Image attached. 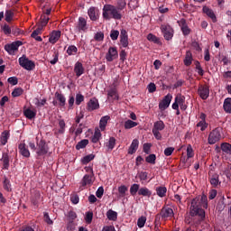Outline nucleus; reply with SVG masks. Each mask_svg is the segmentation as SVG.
Wrapping results in <instances>:
<instances>
[{
	"label": "nucleus",
	"mask_w": 231,
	"mask_h": 231,
	"mask_svg": "<svg viewBox=\"0 0 231 231\" xmlns=\"http://www.w3.org/2000/svg\"><path fill=\"white\" fill-rule=\"evenodd\" d=\"M208 207V199L207 195H202L201 199L195 198L191 200V206L189 207V216L191 217H199V223L205 221V209Z\"/></svg>",
	"instance_id": "1"
},
{
	"label": "nucleus",
	"mask_w": 231,
	"mask_h": 231,
	"mask_svg": "<svg viewBox=\"0 0 231 231\" xmlns=\"http://www.w3.org/2000/svg\"><path fill=\"white\" fill-rule=\"evenodd\" d=\"M103 19L106 21H110V19H115L116 21H120L123 17L122 12L113 5H105L103 6Z\"/></svg>",
	"instance_id": "2"
},
{
	"label": "nucleus",
	"mask_w": 231,
	"mask_h": 231,
	"mask_svg": "<svg viewBox=\"0 0 231 231\" xmlns=\"http://www.w3.org/2000/svg\"><path fill=\"white\" fill-rule=\"evenodd\" d=\"M50 152V146L46 143V140L41 139L36 143V158L37 160H41V158L46 156Z\"/></svg>",
	"instance_id": "3"
},
{
	"label": "nucleus",
	"mask_w": 231,
	"mask_h": 231,
	"mask_svg": "<svg viewBox=\"0 0 231 231\" xmlns=\"http://www.w3.org/2000/svg\"><path fill=\"white\" fill-rule=\"evenodd\" d=\"M19 65L23 68V69H26L27 71H33L35 69V62H33L32 60L28 59L26 55H23L18 60Z\"/></svg>",
	"instance_id": "4"
},
{
	"label": "nucleus",
	"mask_w": 231,
	"mask_h": 231,
	"mask_svg": "<svg viewBox=\"0 0 231 231\" xmlns=\"http://www.w3.org/2000/svg\"><path fill=\"white\" fill-rule=\"evenodd\" d=\"M219 140H221V128H215L209 133L208 143L214 145V143H217Z\"/></svg>",
	"instance_id": "5"
},
{
	"label": "nucleus",
	"mask_w": 231,
	"mask_h": 231,
	"mask_svg": "<svg viewBox=\"0 0 231 231\" xmlns=\"http://www.w3.org/2000/svg\"><path fill=\"white\" fill-rule=\"evenodd\" d=\"M161 32L163 34L165 41L172 40L174 37V29H172L169 24H162Z\"/></svg>",
	"instance_id": "6"
},
{
	"label": "nucleus",
	"mask_w": 231,
	"mask_h": 231,
	"mask_svg": "<svg viewBox=\"0 0 231 231\" xmlns=\"http://www.w3.org/2000/svg\"><path fill=\"white\" fill-rule=\"evenodd\" d=\"M19 46H23V42L16 41L14 42L5 44V50L7 51V53H9V55H14L15 51L19 50Z\"/></svg>",
	"instance_id": "7"
},
{
	"label": "nucleus",
	"mask_w": 231,
	"mask_h": 231,
	"mask_svg": "<svg viewBox=\"0 0 231 231\" xmlns=\"http://www.w3.org/2000/svg\"><path fill=\"white\" fill-rule=\"evenodd\" d=\"M88 31V21H86V18L79 17L78 23L76 24V27L74 29V32H87Z\"/></svg>",
	"instance_id": "8"
},
{
	"label": "nucleus",
	"mask_w": 231,
	"mask_h": 231,
	"mask_svg": "<svg viewBox=\"0 0 231 231\" xmlns=\"http://www.w3.org/2000/svg\"><path fill=\"white\" fill-rule=\"evenodd\" d=\"M199 118L200 121L197 123L196 127L200 129L203 133L204 131H207V128L208 127V123H207V115L205 113H200Z\"/></svg>",
	"instance_id": "9"
},
{
	"label": "nucleus",
	"mask_w": 231,
	"mask_h": 231,
	"mask_svg": "<svg viewBox=\"0 0 231 231\" xmlns=\"http://www.w3.org/2000/svg\"><path fill=\"white\" fill-rule=\"evenodd\" d=\"M198 94L202 100H207L210 95V88L207 85H200L198 88Z\"/></svg>",
	"instance_id": "10"
},
{
	"label": "nucleus",
	"mask_w": 231,
	"mask_h": 231,
	"mask_svg": "<svg viewBox=\"0 0 231 231\" xmlns=\"http://www.w3.org/2000/svg\"><path fill=\"white\" fill-rule=\"evenodd\" d=\"M171 102H172V95L168 94L159 103V109H161V111H165V109L171 106Z\"/></svg>",
	"instance_id": "11"
},
{
	"label": "nucleus",
	"mask_w": 231,
	"mask_h": 231,
	"mask_svg": "<svg viewBox=\"0 0 231 231\" xmlns=\"http://www.w3.org/2000/svg\"><path fill=\"white\" fill-rule=\"evenodd\" d=\"M179 26L182 32V35H184V37H187L188 35H190V32H192V30H190L189 28V24L187 23V20L185 19H180L179 22Z\"/></svg>",
	"instance_id": "12"
},
{
	"label": "nucleus",
	"mask_w": 231,
	"mask_h": 231,
	"mask_svg": "<svg viewBox=\"0 0 231 231\" xmlns=\"http://www.w3.org/2000/svg\"><path fill=\"white\" fill-rule=\"evenodd\" d=\"M160 216L162 219H171V217H174V210L169 207H163L161 210Z\"/></svg>",
	"instance_id": "13"
},
{
	"label": "nucleus",
	"mask_w": 231,
	"mask_h": 231,
	"mask_svg": "<svg viewBox=\"0 0 231 231\" xmlns=\"http://www.w3.org/2000/svg\"><path fill=\"white\" fill-rule=\"evenodd\" d=\"M106 59L107 62H113L115 59H118V51H116V47H110L108 49Z\"/></svg>",
	"instance_id": "14"
},
{
	"label": "nucleus",
	"mask_w": 231,
	"mask_h": 231,
	"mask_svg": "<svg viewBox=\"0 0 231 231\" xmlns=\"http://www.w3.org/2000/svg\"><path fill=\"white\" fill-rule=\"evenodd\" d=\"M120 44L123 48L129 46V35L125 29H122L120 32Z\"/></svg>",
	"instance_id": "15"
},
{
	"label": "nucleus",
	"mask_w": 231,
	"mask_h": 231,
	"mask_svg": "<svg viewBox=\"0 0 231 231\" xmlns=\"http://www.w3.org/2000/svg\"><path fill=\"white\" fill-rule=\"evenodd\" d=\"M100 108V104L98 103V99L97 97L91 98L88 104H87V110L91 111H97V109Z\"/></svg>",
	"instance_id": "16"
},
{
	"label": "nucleus",
	"mask_w": 231,
	"mask_h": 231,
	"mask_svg": "<svg viewBox=\"0 0 231 231\" xmlns=\"http://www.w3.org/2000/svg\"><path fill=\"white\" fill-rule=\"evenodd\" d=\"M86 69H84V65H82V62L77 61L74 65V73H76V77L78 79L79 77H82Z\"/></svg>",
	"instance_id": "17"
},
{
	"label": "nucleus",
	"mask_w": 231,
	"mask_h": 231,
	"mask_svg": "<svg viewBox=\"0 0 231 231\" xmlns=\"http://www.w3.org/2000/svg\"><path fill=\"white\" fill-rule=\"evenodd\" d=\"M202 12L203 14H206V15H208V17H209V19H211L214 23H217V17H216V14L211 8L204 5L202 8Z\"/></svg>",
	"instance_id": "18"
},
{
	"label": "nucleus",
	"mask_w": 231,
	"mask_h": 231,
	"mask_svg": "<svg viewBox=\"0 0 231 231\" xmlns=\"http://www.w3.org/2000/svg\"><path fill=\"white\" fill-rule=\"evenodd\" d=\"M1 162H3V169L8 171L10 169V155H8V152L2 153Z\"/></svg>",
	"instance_id": "19"
},
{
	"label": "nucleus",
	"mask_w": 231,
	"mask_h": 231,
	"mask_svg": "<svg viewBox=\"0 0 231 231\" xmlns=\"http://www.w3.org/2000/svg\"><path fill=\"white\" fill-rule=\"evenodd\" d=\"M19 152L23 156V158H30V150L26 146V143H20L18 145Z\"/></svg>",
	"instance_id": "20"
},
{
	"label": "nucleus",
	"mask_w": 231,
	"mask_h": 231,
	"mask_svg": "<svg viewBox=\"0 0 231 231\" xmlns=\"http://www.w3.org/2000/svg\"><path fill=\"white\" fill-rule=\"evenodd\" d=\"M91 187L93 185V175L86 174L81 180V187Z\"/></svg>",
	"instance_id": "21"
},
{
	"label": "nucleus",
	"mask_w": 231,
	"mask_h": 231,
	"mask_svg": "<svg viewBox=\"0 0 231 231\" xmlns=\"http://www.w3.org/2000/svg\"><path fill=\"white\" fill-rule=\"evenodd\" d=\"M60 35L61 32L60 31H53L49 38V42H51V44H55L57 43V42L59 41V39H60Z\"/></svg>",
	"instance_id": "22"
},
{
	"label": "nucleus",
	"mask_w": 231,
	"mask_h": 231,
	"mask_svg": "<svg viewBox=\"0 0 231 231\" xmlns=\"http://www.w3.org/2000/svg\"><path fill=\"white\" fill-rule=\"evenodd\" d=\"M138 145H140L138 139H134L128 149V154H134L138 151Z\"/></svg>",
	"instance_id": "23"
},
{
	"label": "nucleus",
	"mask_w": 231,
	"mask_h": 231,
	"mask_svg": "<svg viewBox=\"0 0 231 231\" xmlns=\"http://www.w3.org/2000/svg\"><path fill=\"white\" fill-rule=\"evenodd\" d=\"M176 102L180 106L182 111L187 109V105H185V97L181 96V94L178 95L176 97Z\"/></svg>",
	"instance_id": "24"
},
{
	"label": "nucleus",
	"mask_w": 231,
	"mask_h": 231,
	"mask_svg": "<svg viewBox=\"0 0 231 231\" xmlns=\"http://www.w3.org/2000/svg\"><path fill=\"white\" fill-rule=\"evenodd\" d=\"M138 196H144L145 198H151L152 196V191L147 187L140 188L138 191Z\"/></svg>",
	"instance_id": "25"
},
{
	"label": "nucleus",
	"mask_w": 231,
	"mask_h": 231,
	"mask_svg": "<svg viewBox=\"0 0 231 231\" xmlns=\"http://www.w3.org/2000/svg\"><path fill=\"white\" fill-rule=\"evenodd\" d=\"M8 138H10V132L9 131H4L1 134L0 144L1 145H6V143H8Z\"/></svg>",
	"instance_id": "26"
},
{
	"label": "nucleus",
	"mask_w": 231,
	"mask_h": 231,
	"mask_svg": "<svg viewBox=\"0 0 231 231\" xmlns=\"http://www.w3.org/2000/svg\"><path fill=\"white\" fill-rule=\"evenodd\" d=\"M23 115L28 118V120H33V118L37 116V111L27 108L23 111Z\"/></svg>",
	"instance_id": "27"
},
{
	"label": "nucleus",
	"mask_w": 231,
	"mask_h": 231,
	"mask_svg": "<svg viewBox=\"0 0 231 231\" xmlns=\"http://www.w3.org/2000/svg\"><path fill=\"white\" fill-rule=\"evenodd\" d=\"M155 190L159 198H165L167 196V188L165 186H159Z\"/></svg>",
	"instance_id": "28"
},
{
	"label": "nucleus",
	"mask_w": 231,
	"mask_h": 231,
	"mask_svg": "<svg viewBox=\"0 0 231 231\" xmlns=\"http://www.w3.org/2000/svg\"><path fill=\"white\" fill-rule=\"evenodd\" d=\"M115 145H116V139L115 137H110L108 142L106 143V151L111 152L115 149Z\"/></svg>",
	"instance_id": "29"
},
{
	"label": "nucleus",
	"mask_w": 231,
	"mask_h": 231,
	"mask_svg": "<svg viewBox=\"0 0 231 231\" xmlns=\"http://www.w3.org/2000/svg\"><path fill=\"white\" fill-rule=\"evenodd\" d=\"M106 217L109 221H116V219H118V213L113 209H109L106 212Z\"/></svg>",
	"instance_id": "30"
},
{
	"label": "nucleus",
	"mask_w": 231,
	"mask_h": 231,
	"mask_svg": "<svg viewBox=\"0 0 231 231\" xmlns=\"http://www.w3.org/2000/svg\"><path fill=\"white\" fill-rule=\"evenodd\" d=\"M107 97L113 100H118V93L116 92V88L113 87L107 90Z\"/></svg>",
	"instance_id": "31"
},
{
	"label": "nucleus",
	"mask_w": 231,
	"mask_h": 231,
	"mask_svg": "<svg viewBox=\"0 0 231 231\" xmlns=\"http://www.w3.org/2000/svg\"><path fill=\"white\" fill-rule=\"evenodd\" d=\"M88 17L90 21H97L98 17L97 16V8L95 7H90L88 11Z\"/></svg>",
	"instance_id": "32"
},
{
	"label": "nucleus",
	"mask_w": 231,
	"mask_h": 231,
	"mask_svg": "<svg viewBox=\"0 0 231 231\" xmlns=\"http://www.w3.org/2000/svg\"><path fill=\"white\" fill-rule=\"evenodd\" d=\"M88 143H89V140H88V139H83V140L79 141V142L76 144V150H77V151H80V149H86V147L88 146Z\"/></svg>",
	"instance_id": "33"
},
{
	"label": "nucleus",
	"mask_w": 231,
	"mask_h": 231,
	"mask_svg": "<svg viewBox=\"0 0 231 231\" xmlns=\"http://www.w3.org/2000/svg\"><path fill=\"white\" fill-rule=\"evenodd\" d=\"M110 120L109 116H105L103 117H101L100 121H99V127L101 129V131H104L106 129V125H107V121Z\"/></svg>",
	"instance_id": "34"
},
{
	"label": "nucleus",
	"mask_w": 231,
	"mask_h": 231,
	"mask_svg": "<svg viewBox=\"0 0 231 231\" xmlns=\"http://www.w3.org/2000/svg\"><path fill=\"white\" fill-rule=\"evenodd\" d=\"M55 97H56L57 100L60 101V107H64V106H66V97H64V95H62L59 92H56Z\"/></svg>",
	"instance_id": "35"
},
{
	"label": "nucleus",
	"mask_w": 231,
	"mask_h": 231,
	"mask_svg": "<svg viewBox=\"0 0 231 231\" xmlns=\"http://www.w3.org/2000/svg\"><path fill=\"white\" fill-rule=\"evenodd\" d=\"M147 40L150 42H153L154 44H159L162 45V42L160 41V38L156 37V35L152 34V33H149L147 35Z\"/></svg>",
	"instance_id": "36"
},
{
	"label": "nucleus",
	"mask_w": 231,
	"mask_h": 231,
	"mask_svg": "<svg viewBox=\"0 0 231 231\" xmlns=\"http://www.w3.org/2000/svg\"><path fill=\"white\" fill-rule=\"evenodd\" d=\"M163 129H165V124L163 121L160 120L154 123L152 128L153 131H163Z\"/></svg>",
	"instance_id": "37"
},
{
	"label": "nucleus",
	"mask_w": 231,
	"mask_h": 231,
	"mask_svg": "<svg viewBox=\"0 0 231 231\" xmlns=\"http://www.w3.org/2000/svg\"><path fill=\"white\" fill-rule=\"evenodd\" d=\"M223 107L226 113H231V97H227L224 100Z\"/></svg>",
	"instance_id": "38"
},
{
	"label": "nucleus",
	"mask_w": 231,
	"mask_h": 231,
	"mask_svg": "<svg viewBox=\"0 0 231 231\" xmlns=\"http://www.w3.org/2000/svg\"><path fill=\"white\" fill-rule=\"evenodd\" d=\"M59 134H64V133H66V122L64 121V119L59 120Z\"/></svg>",
	"instance_id": "39"
},
{
	"label": "nucleus",
	"mask_w": 231,
	"mask_h": 231,
	"mask_svg": "<svg viewBox=\"0 0 231 231\" xmlns=\"http://www.w3.org/2000/svg\"><path fill=\"white\" fill-rule=\"evenodd\" d=\"M184 64L186 66H190V64H192V52H190V51H186Z\"/></svg>",
	"instance_id": "40"
},
{
	"label": "nucleus",
	"mask_w": 231,
	"mask_h": 231,
	"mask_svg": "<svg viewBox=\"0 0 231 231\" xmlns=\"http://www.w3.org/2000/svg\"><path fill=\"white\" fill-rule=\"evenodd\" d=\"M221 151H223L226 154H231V144L228 143H223L220 146Z\"/></svg>",
	"instance_id": "41"
},
{
	"label": "nucleus",
	"mask_w": 231,
	"mask_h": 231,
	"mask_svg": "<svg viewBox=\"0 0 231 231\" xmlns=\"http://www.w3.org/2000/svg\"><path fill=\"white\" fill-rule=\"evenodd\" d=\"M102 137V133H100V130H96L94 133V135L92 136L91 142L92 143H97V142Z\"/></svg>",
	"instance_id": "42"
},
{
	"label": "nucleus",
	"mask_w": 231,
	"mask_h": 231,
	"mask_svg": "<svg viewBox=\"0 0 231 231\" xmlns=\"http://www.w3.org/2000/svg\"><path fill=\"white\" fill-rule=\"evenodd\" d=\"M125 6H127L125 0H117L116 8L119 12H122V10L125 9Z\"/></svg>",
	"instance_id": "43"
},
{
	"label": "nucleus",
	"mask_w": 231,
	"mask_h": 231,
	"mask_svg": "<svg viewBox=\"0 0 231 231\" xmlns=\"http://www.w3.org/2000/svg\"><path fill=\"white\" fill-rule=\"evenodd\" d=\"M138 125V123L128 119L125 122V129H133V127H136Z\"/></svg>",
	"instance_id": "44"
},
{
	"label": "nucleus",
	"mask_w": 231,
	"mask_h": 231,
	"mask_svg": "<svg viewBox=\"0 0 231 231\" xmlns=\"http://www.w3.org/2000/svg\"><path fill=\"white\" fill-rule=\"evenodd\" d=\"M145 162L147 163H151V165H155L156 164V154L151 153L145 158Z\"/></svg>",
	"instance_id": "45"
},
{
	"label": "nucleus",
	"mask_w": 231,
	"mask_h": 231,
	"mask_svg": "<svg viewBox=\"0 0 231 231\" xmlns=\"http://www.w3.org/2000/svg\"><path fill=\"white\" fill-rule=\"evenodd\" d=\"M3 185L6 192H12V183L10 182V180L5 178L3 181Z\"/></svg>",
	"instance_id": "46"
},
{
	"label": "nucleus",
	"mask_w": 231,
	"mask_h": 231,
	"mask_svg": "<svg viewBox=\"0 0 231 231\" xmlns=\"http://www.w3.org/2000/svg\"><path fill=\"white\" fill-rule=\"evenodd\" d=\"M14 10H6L5 11V21L6 23H12L14 20Z\"/></svg>",
	"instance_id": "47"
},
{
	"label": "nucleus",
	"mask_w": 231,
	"mask_h": 231,
	"mask_svg": "<svg viewBox=\"0 0 231 231\" xmlns=\"http://www.w3.org/2000/svg\"><path fill=\"white\" fill-rule=\"evenodd\" d=\"M93 160H95V155L88 154V155L83 157L81 162H82L83 165H88V163H89V162H93Z\"/></svg>",
	"instance_id": "48"
},
{
	"label": "nucleus",
	"mask_w": 231,
	"mask_h": 231,
	"mask_svg": "<svg viewBox=\"0 0 231 231\" xmlns=\"http://www.w3.org/2000/svg\"><path fill=\"white\" fill-rule=\"evenodd\" d=\"M24 93V90L22 88H16L12 92V97L16 98L17 97H21Z\"/></svg>",
	"instance_id": "49"
},
{
	"label": "nucleus",
	"mask_w": 231,
	"mask_h": 231,
	"mask_svg": "<svg viewBox=\"0 0 231 231\" xmlns=\"http://www.w3.org/2000/svg\"><path fill=\"white\" fill-rule=\"evenodd\" d=\"M127 186L122 185L118 187L119 198H125V192H127Z\"/></svg>",
	"instance_id": "50"
},
{
	"label": "nucleus",
	"mask_w": 231,
	"mask_h": 231,
	"mask_svg": "<svg viewBox=\"0 0 231 231\" xmlns=\"http://www.w3.org/2000/svg\"><path fill=\"white\" fill-rule=\"evenodd\" d=\"M44 29L43 25H41L40 23H38V27L37 29H35L32 34L31 37H35V35H41L42 33V30Z\"/></svg>",
	"instance_id": "51"
},
{
	"label": "nucleus",
	"mask_w": 231,
	"mask_h": 231,
	"mask_svg": "<svg viewBox=\"0 0 231 231\" xmlns=\"http://www.w3.org/2000/svg\"><path fill=\"white\" fill-rule=\"evenodd\" d=\"M78 51H79V49L75 45H70L67 49V53L69 56L75 55Z\"/></svg>",
	"instance_id": "52"
},
{
	"label": "nucleus",
	"mask_w": 231,
	"mask_h": 231,
	"mask_svg": "<svg viewBox=\"0 0 231 231\" xmlns=\"http://www.w3.org/2000/svg\"><path fill=\"white\" fill-rule=\"evenodd\" d=\"M147 222V217H140L137 220V226L139 228H143L145 226V223Z\"/></svg>",
	"instance_id": "53"
},
{
	"label": "nucleus",
	"mask_w": 231,
	"mask_h": 231,
	"mask_svg": "<svg viewBox=\"0 0 231 231\" xmlns=\"http://www.w3.org/2000/svg\"><path fill=\"white\" fill-rule=\"evenodd\" d=\"M140 190V184H133L130 187V194L131 196H134Z\"/></svg>",
	"instance_id": "54"
},
{
	"label": "nucleus",
	"mask_w": 231,
	"mask_h": 231,
	"mask_svg": "<svg viewBox=\"0 0 231 231\" xmlns=\"http://www.w3.org/2000/svg\"><path fill=\"white\" fill-rule=\"evenodd\" d=\"M49 21H50V17L46 16V14H42L39 24L44 27L46 26V24H48Z\"/></svg>",
	"instance_id": "55"
},
{
	"label": "nucleus",
	"mask_w": 231,
	"mask_h": 231,
	"mask_svg": "<svg viewBox=\"0 0 231 231\" xmlns=\"http://www.w3.org/2000/svg\"><path fill=\"white\" fill-rule=\"evenodd\" d=\"M119 36H120V32L118 30L113 29L110 32V38L112 39V41H117Z\"/></svg>",
	"instance_id": "56"
},
{
	"label": "nucleus",
	"mask_w": 231,
	"mask_h": 231,
	"mask_svg": "<svg viewBox=\"0 0 231 231\" xmlns=\"http://www.w3.org/2000/svg\"><path fill=\"white\" fill-rule=\"evenodd\" d=\"M196 69L200 77H203L205 75V70H203V68H201V64L199 61H195Z\"/></svg>",
	"instance_id": "57"
},
{
	"label": "nucleus",
	"mask_w": 231,
	"mask_h": 231,
	"mask_svg": "<svg viewBox=\"0 0 231 231\" xmlns=\"http://www.w3.org/2000/svg\"><path fill=\"white\" fill-rule=\"evenodd\" d=\"M209 181H210L212 187H217V185H219V183H221V182H219L218 176H213Z\"/></svg>",
	"instance_id": "58"
},
{
	"label": "nucleus",
	"mask_w": 231,
	"mask_h": 231,
	"mask_svg": "<svg viewBox=\"0 0 231 231\" xmlns=\"http://www.w3.org/2000/svg\"><path fill=\"white\" fill-rule=\"evenodd\" d=\"M85 221L88 223V225L91 224L93 221V212L88 211L86 213Z\"/></svg>",
	"instance_id": "59"
},
{
	"label": "nucleus",
	"mask_w": 231,
	"mask_h": 231,
	"mask_svg": "<svg viewBox=\"0 0 231 231\" xmlns=\"http://www.w3.org/2000/svg\"><path fill=\"white\" fill-rule=\"evenodd\" d=\"M11 33H13V35H21L23 33V30H20L19 27L17 26H12L11 28Z\"/></svg>",
	"instance_id": "60"
},
{
	"label": "nucleus",
	"mask_w": 231,
	"mask_h": 231,
	"mask_svg": "<svg viewBox=\"0 0 231 231\" xmlns=\"http://www.w3.org/2000/svg\"><path fill=\"white\" fill-rule=\"evenodd\" d=\"M2 30L5 35H10V33H12V28L10 27V25L6 23L4 24V26L2 27Z\"/></svg>",
	"instance_id": "61"
},
{
	"label": "nucleus",
	"mask_w": 231,
	"mask_h": 231,
	"mask_svg": "<svg viewBox=\"0 0 231 231\" xmlns=\"http://www.w3.org/2000/svg\"><path fill=\"white\" fill-rule=\"evenodd\" d=\"M84 102V95L77 94L76 95V106H80Z\"/></svg>",
	"instance_id": "62"
},
{
	"label": "nucleus",
	"mask_w": 231,
	"mask_h": 231,
	"mask_svg": "<svg viewBox=\"0 0 231 231\" xmlns=\"http://www.w3.org/2000/svg\"><path fill=\"white\" fill-rule=\"evenodd\" d=\"M148 173L146 171H141L138 174L140 181H147Z\"/></svg>",
	"instance_id": "63"
},
{
	"label": "nucleus",
	"mask_w": 231,
	"mask_h": 231,
	"mask_svg": "<svg viewBox=\"0 0 231 231\" xmlns=\"http://www.w3.org/2000/svg\"><path fill=\"white\" fill-rule=\"evenodd\" d=\"M94 39L95 41H97V42H101V41H104V32H97L94 36Z\"/></svg>",
	"instance_id": "64"
}]
</instances>
